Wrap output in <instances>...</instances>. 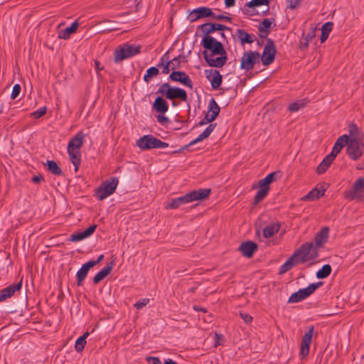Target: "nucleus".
Returning a JSON list of instances; mask_svg holds the SVG:
<instances>
[{"mask_svg": "<svg viewBox=\"0 0 364 364\" xmlns=\"http://www.w3.org/2000/svg\"><path fill=\"white\" fill-rule=\"evenodd\" d=\"M158 93L166 97V99L173 100L179 99L183 102L188 100L186 92L180 87H173L168 82L163 83L158 90Z\"/></svg>", "mask_w": 364, "mask_h": 364, "instance_id": "nucleus-4", "label": "nucleus"}, {"mask_svg": "<svg viewBox=\"0 0 364 364\" xmlns=\"http://www.w3.org/2000/svg\"><path fill=\"white\" fill-rule=\"evenodd\" d=\"M269 191L267 188H260L257 191L256 196L254 198V203L256 205L259 203L261 200H262L268 194Z\"/></svg>", "mask_w": 364, "mask_h": 364, "instance_id": "nucleus-40", "label": "nucleus"}, {"mask_svg": "<svg viewBox=\"0 0 364 364\" xmlns=\"http://www.w3.org/2000/svg\"><path fill=\"white\" fill-rule=\"evenodd\" d=\"M153 109L157 112L164 114L168 111V105L163 97H158L153 103Z\"/></svg>", "mask_w": 364, "mask_h": 364, "instance_id": "nucleus-27", "label": "nucleus"}, {"mask_svg": "<svg viewBox=\"0 0 364 364\" xmlns=\"http://www.w3.org/2000/svg\"><path fill=\"white\" fill-rule=\"evenodd\" d=\"M333 26V23L332 22H327L325 23L321 28V42L323 43L325 42L330 32L332 31Z\"/></svg>", "mask_w": 364, "mask_h": 364, "instance_id": "nucleus-35", "label": "nucleus"}, {"mask_svg": "<svg viewBox=\"0 0 364 364\" xmlns=\"http://www.w3.org/2000/svg\"><path fill=\"white\" fill-rule=\"evenodd\" d=\"M344 196L349 200L364 201V176L358 178L350 190L344 192Z\"/></svg>", "mask_w": 364, "mask_h": 364, "instance_id": "nucleus-8", "label": "nucleus"}, {"mask_svg": "<svg viewBox=\"0 0 364 364\" xmlns=\"http://www.w3.org/2000/svg\"><path fill=\"white\" fill-rule=\"evenodd\" d=\"M333 160L334 159L331 158L329 155H327L316 168V173L318 174H322L325 173Z\"/></svg>", "mask_w": 364, "mask_h": 364, "instance_id": "nucleus-32", "label": "nucleus"}, {"mask_svg": "<svg viewBox=\"0 0 364 364\" xmlns=\"http://www.w3.org/2000/svg\"><path fill=\"white\" fill-rule=\"evenodd\" d=\"M213 18L214 19H216V20H225L226 21H228V22H231L232 21V18L229 16H224V15H222V14H220V15H215L214 13H213Z\"/></svg>", "mask_w": 364, "mask_h": 364, "instance_id": "nucleus-55", "label": "nucleus"}, {"mask_svg": "<svg viewBox=\"0 0 364 364\" xmlns=\"http://www.w3.org/2000/svg\"><path fill=\"white\" fill-rule=\"evenodd\" d=\"M20 92H21L20 85L16 84L13 87V90H12L11 95V98L12 100L16 99L19 95Z\"/></svg>", "mask_w": 364, "mask_h": 364, "instance_id": "nucleus-49", "label": "nucleus"}, {"mask_svg": "<svg viewBox=\"0 0 364 364\" xmlns=\"http://www.w3.org/2000/svg\"><path fill=\"white\" fill-rule=\"evenodd\" d=\"M216 117H217L215 114L213 115L210 112H208L204 117V119L206 120V122H212L215 119Z\"/></svg>", "mask_w": 364, "mask_h": 364, "instance_id": "nucleus-58", "label": "nucleus"}, {"mask_svg": "<svg viewBox=\"0 0 364 364\" xmlns=\"http://www.w3.org/2000/svg\"><path fill=\"white\" fill-rule=\"evenodd\" d=\"M169 78L174 82H180L191 89L193 88V82L185 72L173 71L170 74Z\"/></svg>", "mask_w": 364, "mask_h": 364, "instance_id": "nucleus-16", "label": "nucleus"}, {"mask_svg": "<svg viewBox=\"0 0 364 364\" xmlns=\"http://www.w3.org/2000/svg\"><path fill=\"white\" fill-rule=\"evenodd\" d=\"M213 12L211 9L205 6H201L196 8L191 11L188 15V18L191 22H194L200 18H205L208 17H212Z\"/></svg>", "mask_w": 364, "mask_h": 364, "instance_id": "nucleus-14", "label": "nucleus"}, {"mask_svg": "<svg viewBox=\"0 0 364 364\" xmlns=\"http://www.w3.org/2000/svg\"><path fill=\"white\" fill-rule=\"evenodd\" d=\"M348 142V135L343 134L338 137L333 146L331 152L328 154L331 156V158L335 159L337 154L340 153V151L342 150L344 146H347Z\"/></svg>", "mask_w": 364, "mask_h": 364, "instance_id": "nucleus-19", "label": "nucleus"}, {"mask_svg": "<svg viewBox=\"0 0 364 364\" xmlns=\"http://www.w3.org/2000/svg\"><path fill=\"white\" fill-rule=\"evenodd\" d=\"M159 70L156 67H151L146 70V73L144 77V81L149 82L153 76L159 75Z\"/></svg>", "mask_w": 364, "mask_h": 364, "instance_id": "nucleus-41", "label": "nucleus"}, {"mask_svg": "<svg viewBox=\"0 0 364 364\" xmlns=\"http://www.w3.org/2000/svg\"><path fill=\"white\" fill-rule=\"evenodd\" d=\"M302 0H287L289 3L287 6V9H296L301 2Z\"/></svg>", "mask_w": 364, "mask_h": 364, "instance_id": "nucleus-51", "label": "nucleus"}, {"mask_svg": "<svg viewBox=\"0 0 364 364\" xmlns=\"http://www.w3.org/2000/svg\"><path fill=\"white\" fill-rule=\"evenodd\" d=\"M325 190L320 191L318 188H313L306 195L301 198L302 200H314L324 196Z\"/></svg>", "mask_w": 364, "mask_h": 364, "instance_id": "nucleus-30", "label": "nucleus"}, {"mask_svg": "<svg viewBox=\"0 0 364 364\" xmlns=\"http://www.w3.org/2000/svg\"><path fill=\"white\" fill-rule=\"evenodd\" d=\"M89 332H85L82 336L78 338L75 344L76 351L81 352L85 348L86 344V338L89 336Z\"/></svg>", "mask_w": 364, "mask_h": 364, "instance_id": "nucleus-37", "label": "nucleus"}, {"mask_svg": "<svg viewBox=\"0 0 364 364\" xmlns=\"http://www.w3.org/2000/svg\"><path fill=\"white\" fill-rule=\"evenodd\" d=\"M166 54L164 55L162 58H161V64H159L158 65L160 67L161 65L164 66V69H163V73L164 74H167L169 73V71L171 70V67L170 66H168V63H167V60H168V58H166V59H165V57H166Z\"/></svg>", "mask_w": 364, "mask_h": 364, "instance_id": "nucleus-46", "label": "nucleus"}, {"mask_svg": "<svg viewBox=\"0 0 364 364\" xmlns=\"http://www.w3.org/2000/svg\"><path fill=\"white\" fill-rule=\"evenodd\" d=\"M240 316L245 323H250L252 321V317L247 314L240 312Z\"/></svg>", "mask_w": 364, "mask_h": 364, "instance_id": "nucleus-53", "label": "nucleus"}, {"mask_svg": "<svg viewBox=\"0 0 364 364\" xmlns=\"http://www.w3.org/2000/svg\"><path fill=\"white\" fill-rule=\"evenodd\" d=\"M260 54L257 51L245 52L241 58L240 68L245 70H252L255 65L259 63Z\"/></svg>", "mask_w": 364, "mask_h": 364, "instance_id": "nucleus-11", "label": "nucleus"}, {"mask_svg": "<svg viewBox=\"0 0 364 364\" xmlns=\"http://www.w3.org/2000/svg\"><path fill=\"white\" fill-rule=\"evenodd\" d=\"M269 0H252L251 1L246 4V6L249 8H254L262 5H268Z\"/></svg>", "mask_w": 364, "mask_h": 364, "instance_id": "nucleus-43", "label": "nucleus"}, {"mask_svg": "<svg viewBox=\"0 0 364 364\" xmlns=\"http://www.w3.org/2000/svg\"><path fill=\"white\" fill-rule=\"evenodd\" d=\"M318 255L311 245L303 244L279 268V274H284L299 263L314 260Z\"/></svg>", "mask_w": 364, "mask_h": 364, "instance_id": "nucleus-2", "label": "nucleus"}, {"mask_svg": "<svg viewBox=\"0 0 364 364\" xmlns=\"http://www.w3.org/2000/svg\"><path fill=\"white\" fill-rule=\"evenodd\" d=\"M42 181H43V177L41 176V175H38V176H35L32 178V181L34 183H41Z\"/></svg>", "mask_w": 364, "mask_h": 364, "instance_id": "nucleus-61", "label": "nucleus"}, {"mask_svg": "<svg viewBox=\"0 0 364 364\" xmlns=\"http://www.w3.org/2000/svg\"><path fill=\"white\" fill-rule=\"evenodd\" d=\"M306 102L303 100L291 103L288 107V110L291 112H294L299 110L301 108L304 107Z\"/></svg>", "mask_w": 364, "mask_h": 364, "instance_id": "nucleus-42", "label": "nucleus"}, {"mask_svg": "<svg viewBox=\"0 0 364 364\" xmlns=\"http://www.w3.org/2000/svg\"><path fill=\"white\" fill-rule=\"evenodd\" d=\"M270 183L268 181V180L266 178V177L259 181V186L260 188H267L268 191H269V185Z\"/></svg>", "mask_w": 364, "mask_h": 364, "instance_id": "nucleus-54", "label": "nucleus"}, {"mask_svg": "<svg viewBox=\"0 0 364 364\" xmlns=\"http://www.w3.org/2000/svg\"><path fill=\"white\" fill-rule=\"evenodd\" d=\"M95 26V31L97 33H107L118 29L114 22L109 20L99 21L96 23Z\"/></svg>", "mask_w": 364, "mask_h": 364, "instance_id": "nucleus-22", "label": "nucleus"}, {"mask_svg": "<svg viewBox=\"0 0 364 364\" xmlns=\"http://www.w3.org/2000/svg\"><path fill=\"white\" fill-rule=\"evenodd\" d=\"M93 263L92 262H87L84 264L82 267L80 269V270L76 274L77 277V286H81L82 284V282L87 277V274L90 270V268H92V264Z\"/></svg>", "mask_w": 364, "mask_h": 364, "instance_id": "nucleus-26", "label": "nucleus"}, {"mask_svg": "<svg viewBox=\"0 0 364 364\" xmlns=\"http://www.w3.org/2000/svg\"><path fill=\"white\" fill-rule=\"evenodd\" d=\"M204 33V37L210 36L209 34L215 31H230V28L220 23H205L198 27Z\"/></svg>", "mask_w": 364, "mask_h": 364, "instance_id": "nucleus-17", "label": "nucleus"}, {"mask_svg": "<svg viewBox=\"0 0 364 364\" xmlns=\"http://www.w3.org/2000/svg\"><path fill=\"white\" fill-rule=\"evenodd\" d=\"M314 331V327L311 326L309 331L306 332L302 338L300 347L299 355L301 358L306 357L309 353V348L311 343V339Z\"/></svg>", "mask_w": 364, "mask_h": 364, "instance_id": "nucleus-13", "label": "nucleus"}, {"mask_svg": "<svg viewBox=\"0 0 364 364\" xmlns=\"http://www.w3.org/2000/svg\"><path fill=\"white\" fill-rule=\"evenodd\" d=\"M220 111V108L217 104L216 101L214 98H212L208 104V112H210L213 115H215L218 117Z\"/></svg>", "mask_w": 364, "mask_h": 364, "instance_id": "nucleus-39", "label": "nucleus"}, {"mask_svg": "<svg viewBox=\"0 0 364 364\" xmlns=\"http://www.w3.org/2000/svg\"><path fill=\"white\" fill-rule=\"evenodd\" d=\"M206 77L210 82L213 89L218 90L222 84L223 76L217 70H205Z\"/></svg>", "mask_w": 364, "mask_h": 364, "instance_id": "nucleus-18", "label": "nucleus"}, {"mask_svg": "<svg viewBox=\"0 0 364 364\" xmlns=\"http://www.w3.org/2000/svg\"><path fill=\"white\" fill-rule=\"evenodd\" d=\"M258 30H259V36L262 38H266L267 37L268 34L269 33V30H264V29H262V28H258Z\"/></svg>", "mask_w": 364, "mask_h": 364, "instance_id": "nucleus-59", "label": "nucleus"}, {"mask_svg": "<svg viewBox=\"0 0 364 364\" xmlns=\"http://www.w3.org/2000/svg\"><path fill=\"white\" fill-rule=\"evenodd\" d=\"M78 26L79 24L77 21L73 22L70 26L58 31V38L65 40L68 39L70 35L77 31Z\"/></svg>", "mask_w": 364, "mask_h": 364, "instance_id": "nucleus-28", "label": "nucleus"}, {"mask_svg": "<svg viewBox=\"0 0 364 364\" xmlns=\"http://www.w3.org/2000/svg\"><path fill=\"white\" fill-rule=\"evenodd\" d=\"M241 44L252 43L254 41V35L247 33L245 30L237 29L235 33Z\"/></svg>", "mask_w": 364, "mask_h": 364, "instance_id": "nucleus-29", "label": "nucleus"}, {"mask_svg": "<svg viewBox=\"0 0 364 364\" xmlns=\"http://www.w3.org/2000/svg\"><path fill=\"white\" fill-rule=\"evenodd\" d=\"M201 46L205 50L203 55L209 66L222 68L228 60L227 53L223 44L212 36L203 37Z\"/></svg>", "mask_w": 364, "mask_h": 364, "instance_id": "nucleus-1", "label": "nucleus"}, {"mask_svg": "<svg viewBox=\"0 0 364 364\" xmlns=\"http://www.w3.org/2000/svg\"><path fill=\"white\" fill-rule=\"evenodd\" d=\"M47 108L46 107H41L38 110L31 113V116L35 119H39L46 114Z\"/></svg>", "mask_w": 364, "mask_h": 364, "instance_id": "nucleus-45", "label": "nucleus"}, {"mask_svg": "<svg viewBox=\"0 0 364 364\" xmlns=\"http://www.w3.org/2000/svg\"><path fill=\"white\" fill-rule=\"evenodd\" d=\"M68 152L70 156V161L75 166V171H77L78 166L80 164V152L77 149H68Z\"/></svg>", "mask_w": 364, "mask_h": 364, "instance_id": "nucleus-31", "label": "nucleus"}, {"mask_svg": "<svg viewBox=\"0 0 364 364\" xmlns=\"http://www.w3.org/2000/svg\"><path fill=\"white\" fill-rule=\"evenodd\" d=\"M104 259V255H100L97 259V260H90L88 262H92L93 263L92 264V267H93L94 266H95L96 264H97L98 263H100L102 259Z\"/></svg>", "mask_w": 364, "mask_h": 364, "instance_id": "nucleus-62", "label": "nucleus"}, {"mask_svg": "<svg viewBox=\"0 0 364 364\" xmlns=\"http://www.w3.org/2000/svg\"><path fill=\"white\" fill-rule=\"evenodd\" d=\"M87 238L84 235L83 232H76L70 236V240L73 242H77L83 239Z\"/></svg>", "mask_w": 364, "mask_h": 364, "instance_id": "nucleus-47", "label": "nucleus"}, {"mask_svg": "<svg viewBox=\"0 0 364 364\" xmlns=\"http://www.w3.org/2000/svg\"><path fill=\"white\" fill-rule=\"evenodd\" d=\"M322 284L321 282H318L317 283L311 284L306 288L299 289L290 296L288 299V303H296L304 300L313 294Z\"/></svg>", "mask_w": 364, "mask_h": 364, "instance_id": "nucleus-10", "label": "nucleus"}, {"mask_svg": "<svg viewBox=\"0 0 364 364\" xmlns=\"http://www.w3.org/2000/svg\"><path fill=\"white\" fill-rule=\"evenodd\" d=\"M279 172H272L266 176V178L271 183L272 182L277 180V177L279 175Z\"/></svg>", "mask_w": 364, "mask_h": 364, "instance_id": "nucleus-56", "label": "nucleus"}, {"mask_svg": "<svg viewBox=\"0 0 364 364\" xmlns=\"http://www.w3.org/2000/svg\"><path fill=\"white\" fill-rule=\"evenodd\" d=\"M119 181L116 177L111 178L109 181L103 182L95 191V196L102 200L112 195L116 190Z\"/></svg>", "mask_w": 364, "mask_h": 364, "instance_id": "nucleus-6", "label": "nucleus"}, {"mask_svg": "<svg viewBox=\"0 0 364 364\" xmlns=\"http://www.w3.org/2000/svg\"><path fill=\"white\" fill-rule=\"evenodd\" d=\"M329 229L327 227L323 228L315 236L314 241L313 242H306L305 244L311 245L316 254L318 255V248L321 247L326 241L328 236Z\"/></svg>", "mask_w": 364, "mask_h": 364, "instance_id": "nucleus-15", "label": "nucleus"}, {"mask_svg": "<svg viewBox=\"0 0 364 364\" xmlns=\"http://www.w3.org/2000/svg\"><path fill=\"white\" fill-rule=\"evenodd\" d=\"M279 223H272L264 228L263 236L267 238L271 237L279 230Z\"/></svg>", "mask_w": 364, "mask_h": 364, "instance_id": "nucleus-34", "label": "nucleus"}, {"mask_svg": "<svg viewBox=\"0 0 364 364\" xmlns=\"http://www.w3.org/2000/svg\"><path fill=\"white\" fill-rule=\"evenodd\" d=\"M147 361L149 364H162L159 358L156 357H149Z\"/></svg>", "mask_w": 364, "mask_h": 364, "instance_id": "nucleus-57", "label": "nucleus"}, {"mask_svg": "<svg viewBox=\"0 0 364 364\" xmlns=\"http://www.w3.org/2000/svg\"><path fill=\"white\" fill-rule=\"evenodd\" d=\"M22 287V280L16 284H11L0 291V302L10 298L15 291L20 290Z\"/></svg>", "mask_w": 364, "mask_h": 364, "instance_id": "nucleus-21", "label": "nucleus"}, {"mask_svg": "<svg viewBox=\"0 0 364 364\" xmlns=\"http://www.w3.org/2000/svg\"><path fill=\"white\" fill-rule=\"evenodd\" d=\"M331 272V267L329 264H324L321 269L316 272V277L324 279L328 277Z\"/></svg>", "mask_w": 364, "mask_h": 364, "instance_id": "nucleus-38", "label": "nucleus"}, {"mask_svg": "<svg viewBox=\"0 0 364 364\" xmlns=\"http://www.w3.org/2000/svg\"><path fill=\"white\" fill-rule=\"evenodd\" d=\"M156 118H157V121L162 124H164V123H166L168 121V119L164 115H158L156 117Z\"/></svg>", "mask_w": 364, "mask_h": 364, "instance_id": "nucleus-60", "label": "nucleus"}, {"mask_svg": "<svg viewBox=\"0 0 364 364\" xmlns=\"http://www.w3.org/2000/svg\"><path fill=\"white\" fill-rule=\"evenodd\" d=\"M96 228H97V225H92L90 227H89L88 228H87L85 231H83V233L86 237H88L91 235L93 234V232H95Z\"/></svg>", "mask_w": 364, "mask_h": 364, "instance_id": "nucleus-52", "label": "nucleus"}, {"mask_svg": "<svg viewBox=\"0 0 364 364\" xmlns=\"http://www.w3.org/2000/svg\"><path fill=\"white\" fill-rule=\"evenodd\" d=\"M136 145L143 150L166 148L168 146L167 143L150 134L140 137L136 142Z\"/></svg>", "mask_w": 364, "mask_h": 364, "instance_id": "nucleus-7", "label": "nucleus"}, {"mask_svg": "<svg viewBox=\"0 0 364 364\" xmlns=\"http://www.w3.org/2000/svg\"><path fill=\"white\" fill-rule=\"evenodd\" d=\"M276 47L274 42L270 39H267V43L264 47V50L260 59L264 65H269L273 63L276 55Z\"/></svg>", "mask_w": 364, "mask_h": 364, "instance_id": "nucleus-12", "label": "nucleus"}, {"mask_svg": "<svg viewBox=\"0 0 364 364\" xmlns=\"http://www.w3.org/2000/svg\"><path fill=\"white\" fill-rule=\"evenodd\" d=\"M100 63L98 60L95 61V69L97 71L103 70V67H100Z\"/></svg>", "mask_w": 364, "mask_h": 364, "instance_id": "nucleus-64", "label": "nucleus"}, {"mask_svg": "<svg viewBox=\"0 0 364 364\" xmlns=\"http://www.w3.org/2000/svg\"><path fill=\"white\" fill-rule=\"evenodd\" d=\"M348 131L350 134V136H348L349 139H354L363 140L364 139V134L359 130L355 124H350L348 127Z\"/></svg>", "mask_w": 364, "mask_h": 364, "instance_id": "nucleus-33", "label": "nucleus"}, {"mask_svg": "<svg viewBox=\"0 0 364 364\" xmlns=\"http://www.w3.org/2000/svg\"><path fill=\"white\" fill-rule=\"evenodd\" d=\"M114 264V261H112L105 267L96 274L93 278V283L96 284L104 279L112 270Z\"/></svg>", "mask_w": 364, "mask_h": 364, "instance_id": "nucleus-25", "label": "nucleus"}, {"mask_svg": "<svg viewBox=\"0 0 364 364\" xmlns=\"http://www.w3.org/2000/svg\"><path fill=\"white\" fill-rule=\"evenodd\" d=\"M210 191L211 190L210 188H200L198 190L192 191L184 196L171 199V200L166 205L165 208L176 209L182 205L195 200H204L209 196Z\"/></svg>", "mask_w": 364, "mask_h": 364, "instance_id": "nucleus-3", "label": "nucleus"}, {"mask_svg": "<svg viewBox=\"0 0 364 364\" xmlns=\"http://www.w3.org/2000/svg\"><path fill=\"white\" fill-rule=\"evenodd\" d=\"M364 153V142L360 139H349L347 143L346 154L353 161L358 160Z\"/></svg>", "mask_w": 364, "mask_h": 364, "instance_id": "nucleus-9", "label": "nucleus"}, {"mask_svg": "<svg viewBox=\"0 0 364 364\" xmlns=\"http://www.w3.org/2000/svg\"><path fill=\"white\" fill-rule=\"evenodd\" d=\"M48 170L55 176H61L63 174V171L61 168L58 166L54 161L48 160L46 162Z\"/></svg>", "mask_w": 364, "mask_h": 364, "instance_id": "nucleus-36", "label": "nucleus"}, {"mask_svg": "<svg viewBox=\"0 0 364 364\" xmlns=\"http://www.w3.org/2000/svg\"><path fill=\"white\" fill-rule=\"evenodd\" d=\"M216 127V124H210L196 139L191 141L188 145L185 146L183 149L191 146L198 142L202 141L208 138L213 132Z\"/></svg>", "mask_w": 364, "mask_h": 364, "instance_id": "nucleus-24", "label": "nucleus"}, {"mask_svg": "<svg viewBox=\"0 0 364 364\" xmlns=\"http://www.w3.org/2000/svg\"><path fill=\"white\" fill-rule=\"evenodd\" d=\"M85 134L82 132H79L75 136H73L68 144V149H77L79 150L83 144V139Z\"/></svg>", "mask_w": 364, "mask_h": 364, "instance_id": "nucleus-23", "label": "nucleus"}, {"mask_svg": "<svg viewBox=\"0 0 364 364\" xmlns=\"http://www.w3.org/2000/svg\"><path fill=\"white\" fill-rule=\"evenodd\" d=\"M141 46L123 44L119 48L117 49L114 53V60L118 63L122 60L132 58L141 52Z\"/></svg>", "mask_w": 364, "mask_h": 364, "instance_id": "nucleus-5", "label": "nucleus"}, {"mask_svg": "<svg viewBox=\"0 0 364 364\" xmlns=\"http://www.w3.org/2000/svg\"><path fill=\"white\" fill-rule=\"evenodd\" d=\"M235 0H225V6L228 8L232 7L235 5Z\"/></svg>", "mask_w": 364, "mask_h": 364, "instance_id": "nucleus-63", "label": "nucleus"}, {"mask_svg": "<svg viewBox=\"0 0 364 364\" xmlns=\"http://www.w3.org/2000/svg\"><path fill=\"white\" fill-rule=\"evenodd\" d=\"M149 302V299H142L134 304V307L137 309H141L144 307Z\"/></svg>", "mask_w": 364, "mask_h": 364, "instance_id": "nucleus-50", "label": "nucleus"}, {"mask_svg": "<svg viewBox=\"0 0 364 364\" xmlns=\"http://www.w3.org/2000/svg\"><path fill=\"white\" fill-rule=\"evenodd\" d=\"M180 57H181V55H179L176 58H174L173 60L167 62L168 66H170L171 69L173 71H175L176 69L180 68V64H181V62L179 60Z\"/></svg>", "mask_w": 364, "mask_h": 364, "instance_id": "nucleus-44", "label": "nucleus"}, {"mask_svg": "<svg viewBox=\"0 0 364 364\" xmlns=\"http://www.w3.org/2000/svg\"><path fill=\"white\" fill-rule=\"evenodd\" d=\"M272 26V21L269 18L264 19L260 25L259 26V28L269 30Z\"/></svg>", "mask_w": 364, "mask_h": 364, "instance_id": "nucleus-48", "label": "nucleus"}, {"mask_svg": "<svg viewBox=\"0 0 364 364\" xmlns=\"http://www.w3.org/2000/svg\"><path fill=\"white\" fill-rule=\"evenodd\" d=\"M257 245L252 241H246L242 242L240 247L239 250L241 252L242 255L247 258L252 257L254 252L257 250Z\"/></svg>", "mask_w": 364, "mask_h": 364, "instance_id": "nucleus-20", "label": "nucleus"}]
</instances>
